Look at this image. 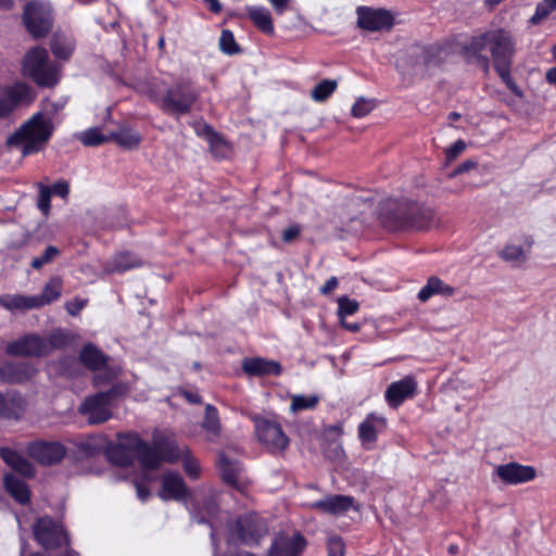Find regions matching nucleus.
<instances>
[{"instance_id":"nucleus-1","label":"nucleus","mask_w":556,"mask_h":556,"mask_svg":"<svg viewBox=\"0 0 556 556\" xmlns=\"http://www.w3.org/2000/svg\"><path fill=\"white\" fill-rule=\"evenodd\" d=\"M515 46L510 31L497 27L471 36L463 46L462 52L469 62L479 63L485 70L489 67L491 56L500 77L511 90H516V84L510 77Z\"/></svg>"},{"instance_id":"nucleus-2","label":"nucleus","mask_w":556,"mask_h":556,"mask_svg":"<svg viewBox=\"0 0 556 556\" xmlns=\"http://www.w3.org/2000/svg\"><path fill=\"white\" fill-rule=\"evenodd\" d=\"M53 131L51 118L43 113H36L8 138L7 144L18 147L24 156L30 155L46 147Z\"/></svg>"},{"instance_id":"nucleus-3","label":"nucleus","mask_w":556,"mask_h":556,"mask_svg":"<svg viewBox=\"0 0 556 556\" xmlns=\"http://www.w3.org/2000/svg\"><path fill=\"white\" fill-rule=\"evenodd\" d=\"M22 75L39 87H53L61 78L60 66L50 60L48 51L35 47L26 52L22 61Z\"/></svg>"},{"instance_id":"nucleus-4","label":"nucleus","mask_w":556,"mask_h":556,"mask_svg":"<svg viewBox=\"0 0 556 556\" xmlns=\"http://www.w3.org/2000/svg\"><path fill=\"white\" fill-rule=\"evenodd\" d=\"M202 90L189 77H180L162 96L160 108L167 114L180 117L191 112Z\"/></svg>"},{"instance_id":"nucleus-5","label":"nucleus","mask_w":556,"mask_h":556,"mask_svg":"<svg viewBox=\"0 0 556 556\" xmlns=\"http://www.w3.org/2000/svg\"><path fill=\"white\" fill-rule=\"evenodd\" d=\"M127 393L128 386L126 383H114L105 392H98L87 396L78 407V413L87 417L89 425L103 424L112 417L110 410L112 402L125 396Z\"/></svg>"},{"instance_id":"nucleus-6","label":"nucleus","mask_w":556,"mask_h":556,"mask_svg":"<svg viewBox=\"0 0 556 556\" xmlns=\"http://www.w3.org/2000/svg\"><path fill=\"white\" fill-rule=\"evenodd\" d=\"M230 540L243 544L253 545L267 533L265 521L256 514H247L240 516L229 527Z\"/></svg>"},{"instance_id":"nucleus-7","label":"nucleus","mask_w":556,"mask_h":556,"mask_svg":"<svg viewBox=\"0 0 556 556\" xmlns=\"http://www.w3.org/2000/svg\"><path fill=\"white\" fill-rule=\"evenodd\" d=\"M24 24L33 37H45L52 27L50 7L39 2L28 3L24 10Z\"/></svg>"},{"instance_id":"nucleus-8","label":"nucleus","mask_w":556,"mask_h":556,"mask_svg":"<svg viewBox=\"0 0 556 556\" xmlns=\"http://www.w3.org/2000/svg\"><path fill=\"white\" fill-rule=\"evenodd\" d=\"M25 451L30 458L42 466L56 465L66 455V447L58 441H33L26 445Z\"/></svg>"},{"instance_id":"nucleus-9","label":"nucleus","mask_w":556,"mask_h":556,"mask_svg":"<svg viewBox=\"0 0 556 556\" xmlns=\"http://www.w3.org/2000/svg\"><path fill=\"white\" fill-rule=\"evenodd\" d=\"M255 431L260 442L268 450L283 451L289 444V439L279 422L267 418H255Z\"/></svg>"},{"instance_id":"nucleus-10","label":"nucleus","mask_w":556,"mask_h":556,"mask_svg":"<svg viewBox=\"0 0 556 556\" xmlns=\"http://www.w3.org/2000/svg\"><path fill=\"white\" fill-rule=\"evenodd\" d=\"M34 535L37 542L46 548H54L67 543V534L63 527L52 518L45 516L34 525Z\"/></svg>"},{"instance_id":"nucleus-11","label":"nucleus","mask_w":556,"mask_h":556,"mask_svg":"<svg viewBox=\"0 0 556 556\" xmlns=\"http://www.w3.org/2000/svg\"><path fill=\"white\" fill-rule=\"evenodd\" d=\"M494 472L504 483L514 485L527 483L536 477L534 467L515 462L496 466Z\"/></svg>"},{"instance_id":"nucleus-12","label":"nucleus","mask_w":556,"mask_h":556,"mask_svg":"<svg viewBox=\"0 0 556 556\" xmlns=\"http://www.w3.org/2000/svg\"><path fill=\"white\" fill-rule=\"evenodd\" d=\"M305 545V539L299 532L280 533L274 539L267 556H300Z\"/></svg>"},{"instance_id":"nucleus-13","label":"nucleus","mask_w":556,"mask_h":556,"mask_svg":"<svg viewBox=\"0 0 556 556\" xmlns=\"http://www.w3.org/2000/svg\"><path fill=\"white\" fill-rule=\"evenodd\" d=\"M159 496L163 501H184L189 496V489L184 478L175 471H167L161 477Z\"/></svg>"},{"instance_id":"nucleus-14","label":"nucleus","mask_w":556,"mask_h":556,"mask_svg":"<svg viewBox=\"0 0 556 556\" xmlns=\"http://www.w3.org/2000/svg\"><path fill=\"white\" fill-rule=\"evenodd\" d=\"M46 345L43 337L38 334H26L17 340L10 342L7 345V354L13 356H36L41 357L45 355Z\"/></svg>"},{"instance_id":"nucleus-15","label":"nucleus","mask_w":556,"mask_h":556,"mask_svg":"<svg viewBox=\"0 0 556 556\" xmlns=\"http://www.w3.org/2000/svg\"><path fill=\"white\" fill-rule=\"evenodd\" d=\"M152 443L160 450L163 462L175 464L181 456L189 453L188 446H179L174 434L155 431L152 437Z\"/></svg>"},{"instance_id":"nucleus-16","label":"nucleus","mask_w":556,"mask_h":556,"mask_svg":"<svg viewBox=\"0 0 556 556\" xmlns=\"http://www.w3.org/2000/svg\"><path fill=\"white\" fill-rule=\"evenodd\" d=\"M387 428V419L377 413H369L358 426V439L364 447L370 450L378 434Z\"/></svg>"},{"instance_id":"nucleus-17","label":"nucleus","mask_w":556,"mask_h":556,"mask_svg":"<svg viewBox=\"0 0 556 556\" xmlns=\"http://www.w3.org/2000/svg\"><path fill=\"white\" fill-rule=\"evenodd\" d=\"M357 16L359 27L371 31L390 28L393 24L392 15L382 9L358 8Z\"/></svg>"},{"instance_id":"nucleus-18","label":"nucleus","mask_w":556,"mask_h":556,"mask_svg":"<svg viewBox=\"0 0 556 556\" xmlns=\"http://www.w3.org/2000/svg\"><path fill=\"white\" fill-rule=\"evenodd\" d=\"M417 391V381L413 376H406L392 382L384 394L386 401L391 407H399L405 400L410 399Z\"/></svg>"},{"instance_id":"nucleus-19","label":"nucleus","mask_w":556,"mask_h":556,"mask_svg":"<svg viewBox=\"0 0 556 556\" xmlns=\"http://www.w3.org/2000/svg\"><path fill=\"white\" fill-rule=\"evenodd\" d=\"M309 507L324 514L340 516L355 508V500L349 495H329L323 500L313 502Z\"/></svg>"},{"instance_id":"nucleus-20","label":"nucleus","mask_w":556,"mask_h":556,"mask_svg":"<svg viewBox=\"0 0 556 556\" xmlns=\"http://www.w3.org/2000/svg\"><path fill=\"white\" fill-rule=\"evenodd\" d=\"M129 438L140 465L144 469L153 470L159 468L163 462L160 450L153 443L149 445L137 435H130Z\"/></svg>"},{"instance_id":"nucleus-21","label":"nucleus","mask_w":556,"mask_h":556,"mask_svg":"<svg viewBox=\"0 0 556 556\" xmlns=\"http://www.w3.org/2000/svg\"><path fill=\"white\" fill-rule=\"evenodd\" d=\"M36 372V367L28 362L8 363L0 366V378L10 383L28 381Z\"/></svg>"},{"instance_id":"nucleus-22","label":"nucleus","mask_w":556,"mask_h":556,"mask_svg":"<svg viewBox=\"0 0 556 556\" xmlns=\"http://www.w3.org/2000/svg\"><path fill=\"white\" fill-rule=\"evenodd\" d=\"M1 459L12 469L25 477L35 475V467L21 453L9 446L0 447Z\"/></svg>"},{"instance_id":"nucleus-23","label":"nucleus","mask_w":556,"mask_h":556,"mask_svg":"<svg viewBox=\"0 0 556 556\" xmlns=\"http://www.w3.org/2000/svg\"><path fill=\"white\" fill-rule=\"evenodd\" d=\"M219 471L223 480L237 489L243 483L242 467L237 460L230 459L225 454L219 456Z\"/></svg>"},{"instance_id":"nucleus-24","label":"nucleus","mask_w":556,"mask_h":556,"mask_svg":"<svg viewBox=\"0 0 556 556\" xmlns=\"http://www.w3.org/2000/svg\"><path fill=\"white\" fill-rule=\"evenodd\" d=\"M5 89L11 104V113L21 105L30 104L36 98L34 89L26 83L17 81Z\"/></svg>"},{"instance_id":"nucleus-25","label":"nucleus","mask_w":556,"mask_h":556,"mask_svg":"<svg viewBox=\"0 0 556 556\" xmlns=\"http://www.w3.org/2000/svg\"><path fill=\"white\" fill-rule=\"evenodd\" d=\"M0 306L12 314L37 309L34 295L12 293L0 295Z\"/></svg>"},{"instance_id":"nucleus-26","label":"nucleus","mask_w":556,"mask_h":556,"mask_svg":"<svg viewBox=\"0 0 556 556\" xmlns=\"http://www.w3.org/2000/svg\"><path fill=\"white\" fill-rule=\"evenodd\" d=\"M244 372L252 376L275 375L281 374V366L278 362L267 361L262 357L245 358L242 362Z\"/></svg>"},{"instance_id":"nucleus-27","label":"nucleus","mask_w":556,"mask_h":556,"mask_svg":"<svg viewBox=\"0 0 556 556\" xmlns=\"http://www.w3.org/2000/svg\"><path fill=\"white\" fill-rule=\"evenodd\" d=\"M247 15L253 25L265 35H274L275 27L270 11L265 7L248 5Z\"/></svg>"},{"instance_id":"nucleus-28","label":"nucleus","mask_w":556,"mask_h":556,"mask_svg":"<svg viewBox=\"0 0 556 556\" xmlns=\"http://www.w3.org/2000/svg\"><path fill=\"white\" fill-rule=\"evenodd\" d=\"M109 139L124 149L134 150L139 147L142 136L129 125H122L109 134Z\"/></svg>"},{"instance_id":"nucleus-29","label":"nucleus","mask_w":556,"mask_h":556,"mask_svg":"<svg viewBox=\"0 0 556 556\" xmlns=\"http://www.w3.org/2000/svg\"><path fill=\"white\" fill-rule=\"evenodd\" d=\"M455 293V288L445 283L437 276H432L427 280V283L419 290L418 299L421 302L428 301L433 295H442L445 298L452 296Z\"/></svg>"},{"instance_id":"nucleus-30","label":"nucleus","mask_w":556,"mask_h":556,"mask_svg":"<svg viewBox=\"0 0 556 556\" xmlns=\"http://www.w3.org/2000/svg\"><path fill=\"white\" fill-rule=\"evenodd\" d=\"M63 280L59 276L52 277L43 287L41 294L34 295L37 308L56 301L62 293Z\"/></svg>"},{"instance_id":"nucleus-31","label":"nucleus","mask_w":556,"mask_h":556,"mask_svg":"<svg viewBox=\"0 0 556 556\" xmlns=\"http://www.w3.org/2000/svg\"><path fill=\"white\" fill-rule=\"evenodd\" d=\"M0 417L20 418L26 408V401L21 395L2 396L0 394Z\"/></svg>"},{"instance_id":"nucleus-32","label":"nucleus","mask_w":556,"mask_h":556,"mask_svg":"<svg viewBox=\"0 0 556 556\" xmlns=\"http://www.w3.org/2000/svg\"><path fill=\"white\" fill-rule=\"evenodd\" d=\"M218 514V506L213 500H206L201 509H200V517H194L195 521L198 523L207 522L210 527L212 528L211 531V539L214 546V549L217 548V529H216V517Z\"/></svg>"},{"instance_id":"nucleus-33","label":"nucleus","mask_w":556,"mask_h":556,"mask_svg":"<svg viewBox=\"0 0 556 556\" xmlns=\"http://www.w3.org/2000/svg\"><path fill=\"white\" fill-rule=\"evenodd\" d=\"M142 262L135 255L123 252L116 254L105 266L108 273H123L136 267H140Z\"/></svg>"},{"instance_id":"nucleus-34","label":"nucleus","mask_w":556,"mask_h":556,"mask_svg":"<svg viewBox=\"0 0 556 556\" xmlns=\"http://www.w3.org/2000/svg\"><path fill=\"white\" fill-rule=\"evenodd\" d=\"M81 363L90 370H100L106 364L108 357L93 344H86L80 352Z\"/></svg>"},{"instance_id":"nucleus-35","label":"nucleus","mask_w":556,"mask_h":556,"mask_svg":"<svg viewBox=\"0 0 556 556\" xmlns=\"http://www.w3.org/2000/svg\"><path fill=\"white\" fill-rule=\"evenodd\" d=\"M5 490L21 504L29 501V490L25 481L14 475L8 473L4 477Z\"/></svg>"},{"instance_id":"nucleus-36","label":"nucleus","mask_w":556,"mask_h":556,"mask_svg":"<svg viewBox=\"0 0 556 556\" xmlns=\"http://www.w3.org/2000/svg\"><path fill=\"white\" fill-rule=\"evenodd\" d=\"M202 428L206 431L207 438L214 440L220 434V421L217 409L207 404L205 406V415L202 421Z\"/></svg>"},{"instance_id":"nucleus-37","label":"nucleus","mask_w":556,"mask_h":556,"mask_svg":"<svg viewBox=\"0 0 556 556\" xmlns=\"http://www.w3.org/2000/svg\"><path fill=\"white\" fill-rule=\"evenodd\" d=\"M319 402V397L315 394L303 395L294 394L291 396L290 410L298 413L301 410L313 409Z\"/></svg>"},{"instance_id":"nucleus-38","label":"nucleus","mask_w":556,"mask_h":556,"mask_svg":"<svg viewBox=\"0 0 556 556\" xmlns=\"http://www.w3.org/2000/svg\"><path fill=\"white\" fill-rule=\"evenodd\" d=\"M337 81L325 79L314 87L311 97L316 102L326 101L337 89Z\"/></svg>"},{"instance_id":"nucleus-39","label":"nucleus","mask_w":556,"mask_h":556,"mask_svg":"<svg viewBox=\"0 0 556 556\" xmlns=\"http://www.w3.org/2000/svg\"><path fill=\"white\" fill-rule=\"evenodd\" d=\"M68 342V338H67V334L58 329V330H53L49 336L48 338H43V343L46 345V349H45V355H48L50 354L52 351L56 350V349H61L63 346H65Z\"/></svg>"},{"instance_id":"nucleus-40","label":"nucleus","mask_w":556,"mask_h":556,"mask_svg":"<svg viewBox=\"0 0 556 556\" xmlns=\"http://www.w3.org/2000/svg\"><path fill=\"white\" fill-rule=\"evenodd\" d=\"M556 10V0H542L538 3L535 12L530 18V22L534 25L540 24L542 21L547 18L552 12Z\"/></svg>"},{"instance_id":"nucleus-41","label":"nucleus","mask_w":556,"mask_h":556,"mask_svg":"<svg viewBox=\"0 0 556 556\" xmlns=\"http://www.w3.org/2000/svg\"><path fill=\"white\" fill-rule=\"evenodd\" d=\"M500 257L506 262L521 264L526 261V253L521 245L509 244L500 252Z\"/></svg>"},{"instance_id":"nucleus-42","label":"nucleus","mask_w":556,"mask_h":556,"mask_svg":"<svg viewBox=\"0 0 556 556\" xmlns=\"http://www.w3.org/2000/svg\"><path fill=\"white\" fill-rule=\"evenodd\" d=\"M97 371L98 372L93 377V384L97 388H101L111 383L119 375V370L117 368L108 367L106 364L102 367V369Z\"/></svg>"},{"instance_id":"nucleus-43","label":"nucleus","mask_w":556,"mask_h":556,"mask_svg":"<svg viewBox=\"0 0 556 556\" xmlns=\"http://www.w3.org/2000/svg\"><path fill=\"white\" fill-rule=\"evenodd\" d=\"M182 460V467L185 472L190 479H198L201 475L200 463L197 458L191 455V452L186 453L180 458Z\"/></svg>"},{"instance_id":"nucleus-44","label":"nucleus","mask_w":556,"mask_h":556,"mask_svg":"<svg viewBox=\"0 0 556 556\" xmlns=\"http://www.w3.org/2000/svg\"><path fill=\"white\" fill-rule=\"evenodd\" d=\"M79 140L84 146L93 147L99 146L110 139L109 136L104 137L99 128H90L81 132Z\"/></svg>"},{"instance_id":"nucleus-45","label":"nucleus","mask_w":556,"mask_h":556,"mask_svg":"<svg viewBox=\"0 0 556 556\" xmlns=\"http://www.w3.org/2000/svg\"><path fill=\"white\" fill-rule=\"evenodd\" d=\"M219 48L224 53H226L228 55L239 52V46L237 45V42L235 40V36H233L232 31H230L228 29H224L222 31L220 38H219Z\"/></svg>"},{"instance_id":"nucleus-46","label":"nucleus","mask_w":556,"mask_h":556,"mask_svg":"<svg viewBox=\"0 0 556 556\" xmlns=\"http://www.w3.org/2000/svg\"><path fill=\"white\" fill-rule=\"evenodd\" d=\"M110 460L118 466H127L131 463V458L123 445L113 446L108 451Z\"/></svg>"},{"instance_id":"nucleus-47","label":"nucleus","mask_w":556,"mask_h":556,"mask_svg":"<svg viewBox=\"0 0 556 556\" xmlns=\"http://www.w3.org/2000/svg\"><path fill=\"white\" fill-rule=\"evenodd\" d=\"M38 199H37V206L40 210V212L48 216L50 213V200H51V190L49 186H46L43 184H38Z\"/></svg>"},{"instance_id":"nucleus-48","label":"nucleus","mask_w":556,"mask_h":556,"mask_svg":"<svg viewBox=\"0 0 556 556\" xmlns=\"http://www.w3.org/2000/svg\"><path fill=\"white\" fill-rule=\"evenodd\" d=\"M338 314L341 319H345L348 316L355 314L358 308L359 304L356 300H351L346 296L340 298L338 300Z\"/></svg>"},{"instance_id":"nucleus-49","label":"nucleus","mask_w":556,"mask_h":556,"mask_svg":"<svg viewBox=\"0 0 556 556\" xmlns=\"http://www.w3.org/2000/svg\"><path fill=\"white\" fill-rule=\"evenodd\" d=\"M60 254V251L54 245H49L45 249L43 253L39 257H35L31 261V267L40 269L43 265L51 263L54 257Z\"/></svg>"},{"instance_id":"nucleus-50","label":"nucleus","mask_w":556,"mask_h":556,"mask_svg":"<svg viewBox=\"0 0 556 556\" xmlns=\"http://www.w3.org/2000/svg\"><path fill=\"white\" fill-rule=\"evenodd\" d=\"M374 108L375 103L372 100L359 98L352 106V115L357 118L364 117L368 115L374 110Z\"/></svg>"},{"instance_id":"nucleus-51","label":"nucleus","mask_w":556,"mask_h":556,"mask_svg":"<svg viewBox=\"0 0 556 556\" xmlns=\"http://www.w3.org/2000/svg\"><path fill=\"white\" fill-rule=\"evenodd\" d=\"M213 154L217 157H226L230 152L228 143L217 134L216 139L212 138L207 141Z\"/></svg>"},{"instance_id":"nucleus-52","label":"nucleus","mask_w":556,"mask_h":556,"mask_svg":"<svg viewBox=\"0 0 556 556\" xmlns=\"http://www.w3.org/2000/svg\"><path fill=\"white\" fill-rule=\"evenodd\" d=\"M328 556H344V542L338 536H330L327 542Z\"/></svg>"},{"instance_id":"nucleus-53","label":"nucleus","mask_w":556,"mask_h":556,"mask_svg":"<svg viewBox=\"0 0 556 556\" xmlns=\"http://www.w3.org/2000/svg\"><path fill=\"white\" fill-rule=\"evenodd\" d=\"M51 195L55 194L62 199H67L70 193V185L65 180H59L50 187Z\"/></svg>"},{"instance_id":"nucleus-54","label":"nucleus","mask_w":556,"mask_h":556,"mask_svg":"<svg viewBox=\"0 0 556 556\" xmlns=\"http://www.w3.org/2000/svg\"><path fill=\"white\" fill-rule=\"evenodd\" d=\"M466 149V143L463 140H457L446 151L445 156L448 162L455 160Z\"/></svg>"},{"instance_id":"nucleus-55","label":"nucleus","mask_w":556,"mask_h":556,"mask_svg":"<svg viewBox=\"0 0 556 556\" xmlns=\"http://www.w3.org/2000/svg\"><path fill=\"white\" fill-rule=\"evenodd\" d=\"M52 52L55 56L61 59L70 58L72 53V47L70 45L63 46L59 40H54L51 45Z\"/></svg>"},{"instance_id":"nucleus-56","label":"nucleus","mask_w":556,"mask_h":556,"mask_svg":"<svg viewBox=\"0 0 556 556\" xmlns=\"http://www.w3.org/2000/svg\"><path fill=\"white\" fill-rule=\"evenodd\" d=\"M11 114V104L9 101L5 87L0 88V117H5Z\"/></svg>"},{"instance_id":"nucleus-57","label":"nucleus","mask_w":556,"mask_h":556,"mask_svg":"<svg viewBox=\"0 0 556 556\" xmlns=\"http://www.w3.org/2000/svg\"><path fill=\"white\" fill-rule=\"evenodd\" d=\"M87 305V300L83 299H74L72 301L66 302L65 308L67 313L72 316L77 315L85 306Z\"/></svg>"},{"instance_id":"nucleus-58","label":"nucleus","mask_w":556,"mask_h":556,"mask_svg":"<svg viewBox=\"0 0 556 556\" xmlns=\"http://www.w3.org/2000/svg\"><path fill=\"white\" fill-rule=\"evenodd\" d=\"M63 106V102L46 101L43 104V109L40 113H43L46 116H49L52 119L53 115L61 111Z\"/></svg>"},{"instance_id":"nucleus-59","label":"nucleus","mask_w":556,"mask_h":556,"mask_svg":"<svg viewBox=\"0 0 556 556\" xmlns=\"http://www.w3.org/2000/svg\"><path fill=\"white\" fill-rule=\"evenodd\" d=\"M278 15H282L290 9L291 0H268Z\"/></svg>"},{"instance_id":"nucleus-60","label":"nucleus","mask_w":556,"mask_h":556,"mask_svg":"<svg viewBox=\"0 0 556 556\" xmlns=\"http://www.w3.org/2000/svg\"><path fill=\"white\" fill-rule=\"evenodd\" d=\"M198 135L204 137L207 141L212 138L216 139L217 132L207 124H202L197 127Z\"/></svg>"},{"instance_id":"nucleus-61","label":"nucleus","mask_w":556,"mask_h":556,"mask_svg":"<svg viewBox=\"0 0 556 556\" xmlns=\"http://www.w3.org/2000/svg\"><path fill=\"white\" fill-rule=\"evenodd\" d=\"M300 227L298 225L290 226L282 231V239L285 242L294 240L300 235Z\"/></svg>"},{"instance_id":"nucleus-62","label":"nucleus","mask_w":556,"mask_h":556,"mask_svg":"<svg viewBox=\"0 0 556 556\" xmlns=\"http://www.w3.org/2000/svg\"><path fill=\"white\" fill-rule=\"evenodd\" d=\"M477 164L473 161H465L453 170L451 177L468 172L471 168H475Z\"/></svg>"},{"instance_id":"nucleus-63","label":"nucleus","mask_w":556,"mask_h":556,"mask_svg":"<svg viewBox=\"0 0 556 556\" xmlns=\"http://www.w3.org/2000/svg\"><path fill=\"white\" fill-rule=\"evenodd\" d=\"M134 484H135L138 497L141 501H147L150 495L149 489L144 485V483H142L140 481H135Z\"/></svg>"},{"instance_id":"nucleus-64","label":"nucleus","mask_w":556,"mask_h":556,"mask_svg":"<svg viewBox=\"0 0 556 556\" xmlns=\"http://www.w3.org/2000/svg\"><path fill=\"white\" fill-rule=\"evenodd\" d=\"M338 287V279L336 277H330L326 283L320 288L321 294H329Z\"/></svg>"}]
</instances>
